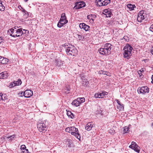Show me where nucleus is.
Here are the masks:
<instances>
[{
  "label": "nucleus",
  "mask_w": 153,
  "mask_h": 153,
  "mask_svg": "<svg viewBox=\"0 0 153 153\" xmlns=\"http://www.w3.org/2000/svg\"><path fill=\"white\" fill-rule=\"evenodd\" d=\"M22 11L24 13V18L26 19L27 18L28 16V12L25 9L22 10Z\"/></svg>",
  "instance_id": "25"
},
{
  "label": "nucleus",
  "mask_w": 153,
  "mask_h": 153,
  "mask_svg": "<svg viewBox=\"0 0 153 153\" xmlns=\"http://www.w3.org/2000/svg\"><path fill=\"white\" fill-rule=\"evenodd\" d=\"M19 7H21V10H22L24 9L23 8V7H22L21 6V5H19V6H18V8H20Z\"/></svg>",
  "instance_id": "50"
},
{
  "label": "nucleus",
  "mask_w": 153,
  "mask_h": 153,
  "mask_svg": "<svg viewBox=\"0 0 153 153\" xmlns=\"http://www.w3.org/2000/svg\"><path fill=\"white\" fill-rule=\"evenodd\" d=\"M9 76L8 74L6 71L2 72L0 73V79H6Z\"/></svg>",
  "instance_id": "20"
},
{
  "label": "nucleus",
  "mask_w": 153,
  "mask_h": 153,
  "mask_svg": "<svg viewBox=\"0 0 153 153\" xmlns=\"http://www.w3.org/2000/svg\"><path fill=\"white\" fill-rule=\"evenodd\" d=\"M132 47L128 44H127L124 48V51L123 53L125 58L129 59L130 58L131 55V51L132 50Z\"/></svg>",
  "instance_id": "2"
},
{
  "label": "nucleus",
  "mask_w": 153,
  "mask_h": 153,
  "mask_svg": "<svg viewBox=\"0 0 153 153\" xmlns=\"http://www.w3.org/2000/svg\"><path fill=\"white\" fill-rule=\"evenodd\" d=\"M3 40L2 39L1 37H0V44L3 42Z\"/></svg>",
  "instance_id": "47"
},
{
  "label": "nucleus",
  "mask_w": 153,
  "mask_h": 153,
  "mask_svg": "<svg viewBox=\"0 0 153 153\" xmlns=\"http://www.w3.org/2000/svg\"><path fill=\"white\" fill-rule=\"evenodd\" d=\"M8 59L0 56V63L2 64H7L9 61Z\"/></svg>",
  "instance_id": "17"
},
{
  "label": "nucleus",
  "mask_w": 153,
  "mask_h": 153,
  "mask_svg": "<svg viewBox=\"0 0 153 153\" xmlns=\"http://www.w3.org/2000/svg\"><path fill=\"white\" fill-rule=\"evenodd\" d=\"M19 8H19V9H20V10H21V9H20L21 7H19Z\"/></svg>",
  "instance_id": "59"
},
{
  "label": "nucleus",
  "mask_w": 153,
  "mask_h": 153,
  "mask_svg": "<svg viewBox=\"0 0 153 153\" xmlns=\"http://www.w3.org/2000/svg\"><path fill=\"white\" fill-rule=\"evenodd\" d=\"M104 12H105V13L106 14V13H107V12H108V10H107V9H105V10H104Z\"/></svg>",
  "instance_id": "49"
},
{
  "label": "nucleus",
  "mask_w": 153,
  "mask_h": 153,
  "mask_svg": "<svg viewBox=\"0 0 153 153\" xmlns=\"http://www.w3.org/2000/svg\"><path fill=\"white\" fill-rule=\"evenodd\" d=\"M137 92L139 94H145L149 92V88L146 86H143L138 88Z\"/></svg>",
  "instance_id": "6"
},
{
  "label": "nucleus",
  "mask_w": 153,
  "mask_h": 153,
  "mask_svg": "<svg viewBox=\"0 0 153 153\" xmlns=\"http://www.w3.org/2000/svg\"><path fill=\"white\" fill-rule=\"evenodd\" d=\"M70 128L71 127L67 128L65 129V131L67 132L70 133Z\"/></svg>",
  "instance_id": "41"
},
{
  "label": "nucleus",
  "mask_w": 153,
  "mask_h": 153,
  "mask_svg": "<svg viewBox=\"0 0 153 153\" xmlns=\"http://www.w3.org/2000/svg\"><path fill=\"white\" fill-rule=\"evenodd\" d=\"M2 2L0 0V6H1L2 4Z\"/></svg>",
  "instance_id": "53"
},
{
  "label": "nucleus",
  "mask_w": 153,
  "mask_h": 153,
  "mask_svg": "<svg viewBox=\"0 0 153 153\" xmlns=\"http://www.w3.org/2000/svg\"><path fill=\"white\" fill-rule=\"evenodd\" d=\"M70 132L72 135H74L77 138L80 139V134L77 128L74 126L71 127Z\"/></svg>",
  "instance_id": "5"
},
{
  "label": "nucleus",
  "mask_w": 153,
  "mask_h": 153,
  "mask_svg": "<svg viewBox=\"0 0 153 153\" xmlns=\"http://www.w3.org/2000/svg\"><path fill=\"white\" fill-rule=\"evenodd\" d=\"M123 39H125L126 41H128L129 40L128 37L127 36H124L123 38Z\"/></svg>",
  "instance_id": "39"
},
{
  "label": "nucleus",
  "mask_w": 153,
  "mask_h": 153,
  "mask_svg": "<svg viewBox=\"0 0 153 153\" xmlns=\"http://www.w3.org/2000/svg\"><path fill=\"white\" fill-rule=\"evenodd\" d=\"M5 9V7L2 4L1 6H0V10L1 11H3Z\"/></svg>",
  "instance_id": "34"
},
{
  "label": "nucleus",
  "mask_w": 153,
  "mask_h": 153,
  "mask_svg": "<svg viewBox=\"0 0 153 153\" xmlns=\"http://www.w3.org/2000/svg\"><path fill=\"white\" fill-rule=\"evenodd\" d=\"M23 93H24V92H23L22 91L21 92H19V94H21V95H23Z\"/></svg>",
  "instance_id": "51"
},
{
  "label": "nucleus",
  "mask_w": 153,
  "mask_h": 153,
  "mask_svg": "<svg viewBox=\"0 0 153 153\" xmlns=\"http://www.w3.org/2000/svg\"><path fill=\"white\" fill-rule=\"evenodd\" d=\"M28 33L29 31L27 30L23 29L22 28H18L15 27L9 29L7 31L8 34L14 37L20 36L22 35L25 37L28 34Z\"/></svg>",
  "instance_id": "1"
},
{
  "label": "nucleus",
  "mask_w": 153,
  "mask_h": 153,
  "mask_svg": "<svg viewBox=\"0 0 153 153\" xmlns=\"http://www.w3.org/2000/svg\"><path fill=\"white\" fill-rule=\"evenodd\" d=\"M59 20H60V22H64L65 23L68 22V21L66 19V17L65 13H63L62 14L61 17Z\"/></svg>",
  "instance_id": "19"
},
{
  "label": "nucleus",
  "mask_w": 153,
  "mask_h": 153,
  "mask_svg": "<svg viewBox=\"0 0 153 153\" xmlns=\"http://www.w3.org/2000/svg\"><path fill=\"white\" fill-rule=\"evenodd\" d=\"M65 90L66 91H65V93L66 94L69 93V91H70V88L68 86H66L65 87Z\"/></svg>",
  "instance_id": "33"
},
{
  "label": "nucleus",
  "mask_w": 153,
  "mask_h": 153,
  "mask_svg": "<svg viewBox=\"0 0 153 153\" xmlns=\"http://www.w3.org/2000/svg\"><path fill=\"white\" fill-rule=\"evenodd\" d=\"M129 131V128L127 126L123 128V133L125 134L128 132Z\"/></svg>",
  "instance_id": "31"
},
{
  "label": "nucleus",
  "mask_w": 153,
  "mask_h": 153,
  "mask_svg": "<svg viewBox=\"0 0 153 153\" xmlns=\"http://www.w3.org/2000/svg\"><path fill=\"white\" fill-rule=\"evenodd\" d=\"M66 51L68 55L73 56H76L78 52L76 48L71 45L67 47Z\"/></svg>",
  "instance_id": "3"
},
{
  "label": "nucleus",
  "mask_w": 153,
  "mask_h": 153,
  "mask_svg": "<svg viewBox=\"0 0 153 153\" xmlns=\"http://www.w3.org/2000/svg\"><path fill=\"white\" fill-rule=\"evenodd\" d=\"M56 65L58 67H61L63 64V61H61L59 59H55L54 62Z\"/></svg>",
  "instance_id": "18"
},
{
  "label": "nucleus",
  "mask_w": 153,
  "mask_h": 153,
  "mask_svg": "<svg viewBox=\"0 0 153 153\" xmlns=\"http://www.w3.org/2000/svg\"><path fill=\"white\" fill-rule=\"evenodd\" d=\"M107 92L103 91H102L101 93L100 92L96 93L94 95V97L96 98H102L104 96L107 95Z\"/></svg>",
  "instance_id": "10"
},
{
  "label": "nucleus",
  "mask_w": 153,
  "mask_h": 153,
  "mask_svg": "<svg viewBox=\"0 0 153 153\" xmlns=\"http://www.w3.org/2000/svg\"><path fill=\"white\" fill-rule=\"evenodd\" d=\"M77 100V99L76 100H74L72 102V105H74L75 106L77 107L80 104L79 102Z\"/></svg>",
  "instance_id": "23"
},
{
  "label": "nucleus",
  "mask_w": 153,
  "mask_h": 153,
  "mask_svg": "<svg viewBox=\"0 0 153 153\" xmlns=\"http://www.w3.org/2000/svg\"><path fill=\"white\" fill-rule=\"evenodd\" d=\"M151 79L152 80V82L153 84V75L151 77Z\"/></svg>",
  "instance_id": "52"
},
{
  "label": "nucleus",
  "mask_w": 153,
  "mask_h": 153,
  "mask_svg": "<svg viewBox=\"0 0 153 153\" xmlns=\"http://www.w3.org/2000/svg\"><path fill=\"white\" fill-rule=\"evenodd\" d=\"M99 53L102 55H107L110 54H108V52L105 50L104 48H101L99 49Z\"/></svg>",
  "instance_id": "15"
},
{
  "label": "nucleus",
  "mask_w": 153,
  "mask_h": 153,
  "mask_svg": "<svg viewBox=\"0 0 153 153\" xmlns=\"http://www.w3.org/2000/svg\"><path fill=\"white\" fill-rule=\"evenodd\" d=\"M77 99L80 105L85 101V99L84 97H79Z\"/></svg>",
  "instance_id": "26"
},
{
  "label": "nucleus",
  "mask_w": 153,
  "mask_h": 153,
  "mask_svg": "<svg viewBox=\"0 0 153 153\" xmlns=\"http://www.w3.org/2000/svg\"><path fill=\"white\" fill-rule=\"evenodd\" d=\"M131 149L138 153L140 152V147L138 146H135Z\"/></svg>",
  "instance_id": "30"
},
{
  "label": "nucleus",
  "mask_w": 153,
  "mask_h": 153,
  "mask_svg": "<svg viewBox=\"0 0 153 153\" xmlns=\"http://www.w3.org/2000/svg\"><path fill=\"white\" fill-rule=\"evenodd\" d=\"M1 98H2V97H1V94H0V100H1Z\"/></svg>",
  "instance_id": "54"
},
{
  "label": "nucleus",
  "mask_w": 153,
  "mask_h": 153,
  "mask_svg": "<svg viewBox=\"0 0 153 153\" xmlns=\"http://www.w3.org/2000/svg\"><path fill=\"white\" fill-rule=\"evenodd\" d=\"M14 82L16 85H21L22 82L20 79H19L17 81H14Z\"/></svg>",
  "instance_id": "29"
},
{
  "label": "nucleus",
  "mask_w": 153,
  "mask_h": 153,
  "mask_svg": "<svg viewBox=\"0 0 153 153\" xmlns=\"http://www.w3.org/2000/svg\"><path fill=\"white\" fill-rule=\"evenodd\" d=\"M111 0H96L97 4L99 6H106L110 3Z\"/></svg>",
  "instance_id": "9"
},
{
  "label": "nucleus",
  "mask_w": 153,
  "mask_h": 153,
  "mask_svg": "<svg viewBox=\"0 0 153 153\" xmlns=\"http://www.w3.org/2000/svg\"><path fill=\"white\" fill-rule=\"evenodd\" d=\"M146 17L147 14L146 12L143 10H142L138 13L137 20L138 22H141Z\"/></svg>",
  "instance_id": "4"
},
{
  "label": "nucleus",
  "mask_w": 153,
  "mask_h": 153,
  "mask_svg": "<svg viewBox=\"0 0 153 153\" xmlns=\"http://www.w3.org/2000/svg\"><path fill=\"white\" fill-rule=\"evenodd\" d=\"M151 126H153V122L152 123V125H151Z\"/></svg>",
  "instance_id": "58"
},
{
  "label": "nucleus",
  "mask_w": 153,
  "mask_h": 153,
  "mask_svg": "<svg viewBox=\"0 0 153 153\" xmlns=\"http://www.w3.org/2000/svg\"><path fill=\"white\" fill-rule=\"evenodd\" d=\"M150 52L153 55V46L151 48Z\"/></svg>",
  "instance_id": "46"
},
{
  "label": "nucleus",
  "mask_w": 153,
  "mask_h": 153,
  "mask_svg": "<svg viewBox=\"0 0 153 153\" xmlns=\"http://www.w3.org/2000/svg\"><path fill=\"white\" fill-rule=\"evenodd\" d=\"M15 86H16L15 84L14 83V82H11L10 83V84L9 85V87L10 88H12L13 87H14Z\"/></svg>",
  "instance_id": "35"
},
{
  "label": "nucleus",
  "mask_w": 153,
  "mask_h": 153,
  "mask_svg": "<svg viewBox=\"0 0 153 153\" xmlns=\"http://www.w3.org/2000/svg\"><path fill=\"white\" fill-rule=\"evenodd\" d=\"M112 131V130H109V132L110 133H112V132H111V131Z\"/></svg>",
  "instance_id": "55"
},
{
  "label": "nucleus",
  "mask_w": 153,
  "mask_h": 153,
  "mask_svg": "<svg viewBox=\"0 0 153 153\" xmlns=\"http://www.w3.org/2000/svg\"><path fill=\"white\" fill-rule=\"evenodd\" d=\"M135 146H138V145L135 142L133 141L131 142V145L129 146V147L132 149Z\"/></svg>",
  "instance_id": "28"
},
{
  "label": "nucleus",
  "mask_w": 153,
  "mask_h": 153,
  "mask_svg": "<svg viewBox=\"0 0 153 153\" xmlns=\"http://www.w3.org/2000/svg\"><path fill=\"white\" fill-rule=\"evenodd\" d=\"M67 115L69 118L71 119H73L74 118V115L71 111H67Z\"/></svg>",
  "instance_id": "24"
},
{
  "label": "nucleus",
  "mask_w": 153,
  "mask_h": 153,
  "mask_svg": "<svg viewBox=\"0 0 153 153\" xmlns=\"http://www.w3.org/2000/svg\"><path fill=\"white\" fill-rule=\"evenodd\" d=\"M75 5V6L73 7V9L74 10L79 9L85 6V4L83 1L76 2Z\"/></svg>",
  "instance_id": "8"
},
{
  "label": "nucleus",
  "mask_w": 153,
  "mask_h": 153,
  "mask_svg": "<svg viewBox=\"0 0 153 153\" xmlns=\"http://www.w3.org/2000/svg\"><path fill=\"white\" fill-rule=\"evenodd\" d=\"M149 30L153 32V24L151 25L149 28Z\"/></svg>",
  "instance_id": "42"
},
{
  "label": "nucleus",
  "mask_w": 153,
  "mask_h": 153,
  "mask_svg": "<svg viewBox=\"0 0 153 153\" xmlns=\"http://www.w3.org/2000/svg\"><path fill=\"white\" fill-rule=\"evenodd\" d=\"M37 128L41 132H45L47 130V128L43 122H41L37 125Z\"/></svg>",
  "instance_id": "7"
},
{
  "label": "nucleus",
  "mask_w": 153,
  "mask_h": 153,
  "mask_svg": "<svg viewBox=\"0 0 153 153\" xmlns=\"http://www.w3.org/2000/svg\"><path fill=\"white\" fill-rule=\"evenodd\" d=\"M1 96L2 97V98H1V100H3L7 99V96L5 94H2L1 95Z\"/></svg>",
  "instance_id": "32"
},
{
  "label": "nucleus",
  "mask_w": 153,
  "mask_h": 153,
  "mask_svg": "<svg viewBox=\"0 0 153 153\" xmlns=\"http://www.w3.org/2000/svg\"><path fill=\"white\" fill-rule=\"evenodd\" d=\"M112 14L111 13L109 12H108L107 13L105 14V15H106L107 17H111V15Z\"/></svg>",
  "instance_id": "36"
},
{
  "label": "nucleus",
  "mask_w": 153,
  "mask_h": 153,
  "mask_svg": "<svg viewBox=\"0 0 153 153\" xmlns=\"http://www.w3.org/2000/svg\"><path fill=\"white\" fill-rule=\"evenodd\" d=\"M143 72V70L142 69L141 70H139L138 71V74L140 76H141L142 72Z\"/></svg>",
  "instance_id": "37"
},
{
  "label": "nucleus",
  "mask_w": 153,
  "mask_h": 153,
  "mask_svg": "<svg viewBox=\"0 0 153 153\" xmlns=\"http://www.w3.org/2000/svg\"><path fill=\"white\" fill-rule=\"evenodd\" d=\"M93 127L92 122H90L88 123L86 125L85 128L86 130H87L88 131H89Z\"/></svg>",
  "instance_id": "21"
},
{
  "label": "nucleus",
  "mask_w": 153,
  "mask_h": 153,
  "mask_svg": "<svg viewBox=\"0 0 153 153\" xmlns=\"http://www.w3.org/2000/svg\"><path fill=\"white\" fill-rule=\"evenodd\" d=\"M26 149V146L25 145H23L21 146V149L23 151L24 150H25Z\"/></svg>",
  "instance_id": "38"
},
{
  "label": "nucleus",
  "mask_w": 153,
  "mask_h": 153,
  "mask_svg": "<svg viewBox=\"0 0 153 153\" xmlns=\"http://www.w3.org/2000/svg\"><path fill=\"white\" fill-rule=\"evenodd\" d=\"M78 37L80 40L82 39V36L81 35H78Z\"/></svg>",
  "instance_id": "44"
},
{
  "label": "nucleus",
  "mask_w": 153,
  "mask_h": 153,
  "mask_svg": "<svg viewBox=\"0 0 153 153\" xmlns=\"http://www.w3.org/2000/svg\"><path fill=\"white\" fill-rule=\"evenodd\" d=\"M151 68H152V69H153V65H152V66L151 67Z\"/></svg>",
  "instance_id": "56"
},
{
  "label": "nucleus",
  "mask_w": 153,
  "mask_h": 153,
  "mask_svg": "<svg viewBox=\"0 0 153 153\" xmlns=\"http://www.w3.org/2000/svg\"><path fill=\"white\" fill-rule=\"evenodd\" d=\"M113 20H111V21H108V23H113Z\"/></svg>",
  "instance_id": "48"
},
{
  "label": "nucleus",
  "mask_w": 153,
  "mask_h": 153,
  "mask_svg": "<svg viewBox=\"0 0 153 153\" xmlns=\"http://www.w3.org/2000/svg\"><path fill=\"white\" fill-rule=\"evenodd\" d=\"M67 23H65L64 22H60V20H59L58 23L57 24V26L59 27H62L64 25L66 24Z\"/></svg>",
  "instance_id": "27"
},
{
  "label": "nucleus",
  "mask_w": 153,
  "mask_h": 153,
  "mask_svg": "<svg viewBox=\"0 0 153 153\" xmlns=\"http://www.w3.org/2000/svg\"><path fill=\"white\" fill-rule=\"evenodd\" d=\"M127 7L130 11L134 10V8L136 7L134 4H128L127 5Z\"/></svg>",
  "instance_id": "22"
},
{
  "label": "nucleus",
  "mask_w": 153,
  "mask_h": 153,
  "mask_svg": "<svg viewBox=\"0 0 153 153\" xmlns=\"http://www.w3.org/2000/svg\"><path fill=\"white\" fill-rule=\"evenodd\" d=\"M33 94V91L31 90H26L23 93V96L25 97L29 98Z\"/></svg>",
  "instance_id": "11"
},
{
  "label": "nucleus",
  "mask_w": 153,
  "mask_h": 153,
  "mask_svg": "<svg viewBox=\"0 0 153 153\" xmlns=\"http://www.w3.org/2000/svg\"><path fill=\"white\" fill-rule=\"evenodd\" d=\"M112 46V45L111 44L106 43L104 44L103 48L106 50L108 52V54H110Z\"/></svg>",
  "instance_id": "12"
},
{
  "label": "nucleus",
  "mask_w": 153,
  "mask_h": 153,
  "mask_svg": "<svg viewBox=\"0 0 153 153\" xmlns=\"http://www.w3.org/2000/svg\"><path fill=\"white\" fill-rule=\"evenodd\" d=\"M22 153H30L29 152L28 149H25V150L22 151Z\"/></svg>",
  "instance_id": "40"
},
{
  "label": "nucleus",
  "mask_w": 153,
  "mask_h": 153,
  "mask_svg": "<svg viewBox=\"0 0 153 153\" xmlns=\"http://www.w3.org/2000/svg\"><path fill=\"white\" fill-rule=\"evenodd\" d=\"M79 27L81 29H83L86 31L89 30L90 27L84 23H80L79 25Z\"/></svg>",
  "instance_id": "13"
},
{
  "label": "nucleus",
  "mask_w": 153,
  "mask_h": 153,
  "mask_svg": "<svg viewBox=\"0 0 153 153\" xmlns=\"http://www.w3.org/2000/svg\"><path fill=\"white\" fill-rule=\"evenodd\" d=\"M28 0H24V1L25 2H27Z\"/></svg>",
  "instance_id": "57"
},
{
  "label": "nucleus",
  "mask_w": 153,
  "mask_h": 153,
  "mask_svg": "<svg viewBox=\"0 0 153 153\" xmlns=\"http://www.w3.org/2000/svg\"><path fill=\"white\" fill-rule=\"evenodd\" d=\"M15 137V135H13L11 136H10L9 137H8V138H10L11 139H12V138H13Z\"/></svg>",
  "instance_id": "45"
},
{
  "label": "nucleus",
  "mask_w": 153,
  "mask_h": 153,
  "mask_svg": "<svg viewBox=\"0 0 153 153\" xmlns=\"http://www.w3.org/2000/svg\"><path fill=\"white\" fill-rule=\"evenodd\" d=\"M100 74H106L107 72L106 71H100Z\"/></svg>",
  "instance_id": "43"
},
{
  "label": "nucleus",
  "mask_w": 153,
  "mask_h": 153,
  "mask_svg": "<svg viewBox=\"0 0 153 153\" xmlns=\"http://www.w3.org/2000/svg\"><path fill=\"white\" fill-rule=\"evenodd\" d=\"M96 17L95 14H91L88 15L87 16V19L89 20L91 23H93L94 22V19Z\"/></svg>",
  "instance_id": "16"
},
{
  "label": "nucleus",
  "mask_w": 153,
  "mask_h": 153,
  "mask_svg": "<svg viewBox=\"0 0 153 153\" xmlns=\"http://www.w3.org/2000/svg\"><path fill=\"white\" fill-rule=\"evenodd\" d=\"M116 100L118 104V105H117V108L120 111L123 110L124 108V105L123 104L121 103V102L119 101L118 100Z\"/></svg>",
  "instance_id": "14"
}]
</instances>
